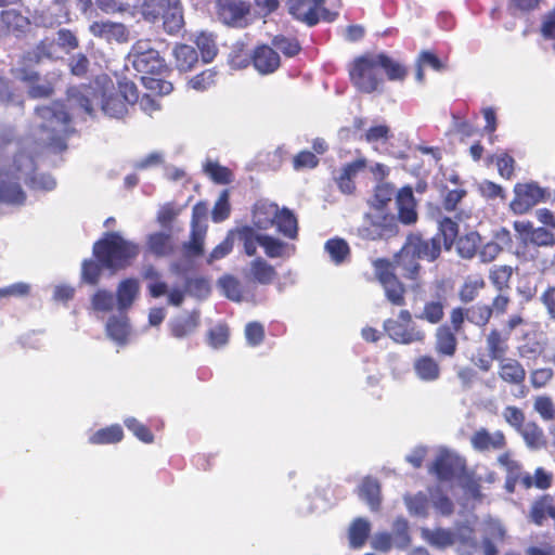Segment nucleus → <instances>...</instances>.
I'll use <instances>...</instances> for the list:
<instances>
[{"instance_id":"obj_1","label":"nucleus","mask_w":555,"mask_h":555,"mask_svg":"<svg viewBox=\"0 0 555 555\" xmlns=\"http://www.w3.org/2000/svg\"><path fill=\"white\" fill-rule=\"evenodd\" d=\"M73 131L69 115L62 103L53 102L37 107L29 137L7 147L10 157L0 165V203L23 205L26 194L22 189V181L36 191L53 190L56 185L55 179L50 175L36 173L34 154L26 153L25 150L34 141L38 147L63 151Z\"/></svg>"},{"instance_id":"obj_2","label":"nucleus","mask_w":555,"mask_h":555,"mask_svg":"<svg viewBox=\"0 0 555 555\" xmlns=\"http://www.w3.org/2000/svg\"><path fill=\"white\" fill-rule=\"evenodd\" d=\"M67 101L73 111L88 115L93 113V103H101L105 115L121 118L127 114L128 103L114 92V86L106 77L98 78L89 86L73 87L67 91Z\"/></svg>"},{"instance_id":"obj_3","label":"nucleus","mask_w":555,"mask_h":555,"mask_svg":"<svg viewBox=\"0 0 555 555\" xmlns=\"http://www.w3.org/2000/svg\"><path fill=\"white\" fill-rule=\"evenodd\" d=\"M385 72L389 80H402L404 67L385 54H366L353 61L349 75L353 86L361 92L372 93L383 83Z\"/></svg>"},{"instance_id":"obj_4","label":"nucleus","mask_w":555,"mask_h":555,"mask_svg":"<svg viewBox=\"0 0 555 555\" xmlns=\"http://www.w3.org/2000/svg\"><path fill=\"white\" fill-rule=\"evenodd\" d=\"M128 62L141 74L143 85L152 93L166 95L173 90L171 82L153 77L166 69V63L159 52L152 47L151 41H137L128 54Z\"/></svg>"},{"instance_id":"obj_5","label":"nucleus","mask_w":555,"mask_h":555,"mask_svg":"<svg viewBox=\"0 0 555 555\" xmlns=\"http://www.w3.org/2000/svg\"><path fill=\"white\" fill-rule=\"evenodd\" d=\"M139 244L126 240L119 232H108L93 246V255L101 264L118 271L127 268L138 257Z\"/></svg>"},{"instance_id":"obj_6","label":"nucleus","mask_w":555,"mask_h":555,"mask_svg":"<svg viewBox=\"0 0 555 555\" xmlns=\"http://www.w3.org/2000/svg\"><path fill=\"white\" fill-rule=\"evenodd\" d=\"M144 18L156 22L163 18L164 28L168 34L178 33L183 24L182 7L179 0H154L143 5Z\"/></svg>"},{"instance_id":"obj_7","label":"nucleus","mask_w":555,"mask_h":555,"mask_svg":"<svg viewBox=\"0 0 555 555\" xmlns=\"http://www.w3.org/2000/svg\"><path fill=\"white\" fill-rule=\"evenodd\" d=\"M387 335L398 344L411 345L422 343L425 332L413 320L409 310H401L398 319H388L384 322Z\"/></svg>"},{"instance_id":"obj_8","label":"nucleus","mask_w":555,"mask_h":555,"mask_svg":"<svg viewBox=\"0 0 555 555\" xmlns=\"http://www.w3.org/2000/svg\"><path fill=\"white\" fill-rule=\"evenodd\" d=\"M397 233V219L385 210L370 211L365 215L363 223L358 229V235L364 240H380Z\"/></svg>"},{"instance_id":"obj_9","label":"nucleus","mask_w":555,"mask_h":555,"mask_svg":"<svg viewBox=\"0 0 555 555\" xmlns=\"http://www.w3.org/2000/svg\"><path fill=\"white\" fill-rule=\"evenodd\" d=\"M514 193L515 197L511 203V208L517 215L526 214L539 203L551 199L550 191L535 182L517 183Z\"/></svg>"},{"instance_id":"obj_10","label":"nucleus","mask_w":555,"mask_h":555,"mask_svg":"<svg viewBox=\"0 0 555 555\" xmlns=\"http://www.w3.org/2000/svg\"><path fill=\"white\" fill-rule=\"evenodd\" d=\"M289 13L298 21L314 26L323 18L332 22L335 14H332L323 5L325 0H286Z\"/></svg>"},{"instance_id":"obj_11","label":"nucleus","mask_w":555,"mask_h":555,"mask_svg":"<svg viewBox=\"0 0 555 555\" xmlns=\"http://www.w3.org/2000/svg\"><path fill=\"white\" fill-rule=\"evenodd\" d=\"M208 206L206 203H197L193 207L192 214V236L191 241L185 244V249L192 255H201L203 253L204 237L206 234Z\"/></svg>"},{"instance_id":"obj_12","label":"nucleus","mask_w":555,"mask_h":555,"mask_svg":"<svg viewBox=\"0 0 555 555\" xmlns=\"http://www.w3.org/2000/svg\"><path fill=\"white\" fill-rule=\"evenodd\" d=\"M464 468V461L453 452L440 450L436 461L430 467V473L441 481H449Z\"/></svg>"},{"instance_id":"obj_13","label":"nucleus","mask_w":555,"mask_h":555,"mask_svg":"<svg viewBox=\"0 0 555 555\" xmlns=\"http://www.w3.org/2000/svg\"><path fill=\"white\" fill-rule=\"evenodd\" d=\"M248 13V5L242 0H218L217 14L227 25H241Z\"/></svg>"},{"instance_id":"obj_14","label":"nucleus","mask_w":555,"mask_h":555,"mask_svg":"<svg viewBox=\"0 0 555 555\" xmlns=\"http://www.w3.org/2000/svg\"><path fill=\"white\" fill-rule=\"evenodd\" d=\"M405 244L418 259L434 261L441 253V237L439 235L429 240H424L418 235H412L408 238Z\"/></svg>"},{"instance_id":"obj_15","label":"nucleus","mask_w":555,"mask_h":555,"mask_svg":"<svg viewBox=\"0 0 555 555\" xmlns=\"http://www.w3.org/2000/svg\"><path fill=\"white\" fill-rule=\"evenodd\" d=\"M470 444L479 452L499 451L505 448L506 439L501 430L490 433L486 428H480L472 435Z\"/></svg>"},{"instance_id":"obj_16","label":"nucleus","mask_w":555,"mask_h":555,"mask_svg":"<svg viewBox=\"0 0 555 555\" xmlns=\"http://www.w3.org/2000/svg\"><path fill=\"white\" fill-rule=\"evenodd\" d=\"M12 73L16 79L29 83L28 93L31 98H46L52 93V85L49 81H40L37 73L31 68L15 67Z\"/></svg>"},{"instance_id":"obj_17","label":"nucleus","mask_w":555,"mask_h":555,"mask_svg":"<svg viewBox=\"0 0 555 555\" xmlns=\"http://www.w3.org/2000/svg\"><path fill=\"white\" fill-rule=\"evenodd\" d=\"M251 60L255 69L261 75L274 73L281 64L279 53L266 44L255 49Z\"/></svg>"},{"instance_id":"obj_18","label":"nucleus","mask_w":555,"mask_h":555,"mask_svg":"<svg viewBox=\"0 0 555 555\" xmlns=\"http://www.w3.org/2000/svg\"><path fill=\"white\" fill-rule=\"evenodd\" d=\"M417 256L404 244L397 256L396 262L403 278L415 281L414 287H421V266Z\"/></svg>"},{"instance_id":"obj_19","label":"nucleus","mask_w":555,"mask_h":555,"mask_svg":"<svg viewBox=\"0 0 555 555\" xmlns=\"http://www.w3.org/2000/svg\"><path fill=\"white\" fill-rule=\"evenodd\" d=\"M514 228L525 242H531L538 246H550L555 243L554 235L550 231L544 228L534 229L530 222L516 221Z\"/></svg>"},{"instance_id":"obj_20","label":"nucleus","mask_w":555,"mask_h":555,"mask_svg":"<svg viewBox=\"0 0 555 555\" xmlns=\"http://www.w3.org/2000/svg\"><path fill=\"white\" fill-rule=\"evenodd\" d=\"M90 33L107 41L122 42L127 40L128 34L126 27L120 23L111 21L93 22L89 27Z\"/></svg>"},{"instance_id":"obj_21","label":"nucleus","mask_w":555,"mask_h":555,"mask_svg":"<svg viewBox=\"0 0 555 555\" xmlns=\"http://www.w3.org/2000/svg\"><path fill=\"white\" fill-rule=\"evenodd\" d=\"M398 218L404 224H412L417 220L415 198L410 186L402 188L396 197Z\"/></svg>"},{"instance_id":"obj_22","label":"nucleus","mask_w":555,"mask_h":555,"mask_svg":"<svg viewBox=\"0 0 555 555\" xmlns=\"http://www.w3.org/2000/svg\"><path fill=\"white\" fill-rule=\"evenodd\" d=\"M278 205L269 202H258L253 210V223L259 230H268L274 224L278 216Z\"/></svg>"},{"instance_id":"obj_23","label":"nucleus","mask_w":555,"mask_h":555,"mask_svg":"<svg viewBox=\"0 0 555 555\" xmlns=\"http://www.w3.org/2000/svg\"><path fill=\"white\" fill-rule=\"evenodd\" d=\"M107 336L118 346H125L130 336V325L125 314L111 317L106 323Z\"/></svg>"},{"instance_id":"obj_24","label":"nucleus","mask_w":555,"mask_h":555,"mask_svg":"<svg viewBox=\"0 0 555 555\" xmlns=\"http://www.w3.org/2000/svg\"><path fill=\"white\" fill-rule=\"evenodd\" d=\"M422 538L429 543L430 545L437 548H447L454 544H456V537L453 530L436 528L428 529L422 528L421 530Z\"/></svg>"},{"instance_id":"obj_25","label":"nucleus","mask_w":555,"mask_h":555,"mask_svg":"<svg viewBox=\"0 0 555 555\" xmlns=\"http://www.w3.org/2000/svg\"><path fill=\"white\" fill-rule=\"evenodd\" d=\"M499 361V375L504 382L508 384L518 385L525 380L526 371L517 360L512 358H503Z\"/></svg>"},{"instance_id":"obj_26","label":"nucleus","mask_w":555,"mask_h":555,"mask_svg":"<svg viewBox=\"0 0 555 555\" xmlns=\"http://www.w3.org/2000/svg\"><path fill=\"white\" fill-rule=\"evenodd\" d=\"M232 233L242 243L245 254L249 257L256 255L258 246H262L264 234H259L253 227L244 225Z\"/></svg>"},{"instance_id":"obj_27","label":"nucleus","mask_w":555,"mask_h":555,"mask_svg":"<svg viewBox=\"0 0 555 555\" xmlns=\"http://www.w3.org/2000/svg\"><path fill=\"white\" fill-rule=\"evenodd\" d=\"M140 291V285L135 279H127L119 283L117 287L116 302L118 310L124 312L131 307Z\"/></svg>"},{"instance_id":"obj_28","label":"nucleus","mask_w":555,"mask_h":555,"mask_svg":"<svg viewBox=\"0 0 555 555\" xmlns=\"http://www.w3.org/2000/svg\"><path fill=\"white\" fill-rule=\"evenodd\" d=\"M413 369L416 376L424 382L437 380L440 376L439 363L429 356H422L414 361Z\"/></svg>"},{"instance_id":"obj_29","label":"nucleus","mask_w":555,"mask_h":555,"mask_svg":"<svg viewBox=\"0 0 555 555\" xmlns=\"http://www.w3.org/2000/svg\"><path fill=\"white\" fill-rule=\"evenodd\" d=\"M446 297L437 294V296L427 301L421 312L415 313V318L425 320L431 324L439 323L444 315Z\"/></svg>"},{"instance_id":"obj_30","label":"nucleus","mask_w":555,"mask_h":555,"mask_svg":"<svg viewBox=\"0 0 555 555\" xmlns=\"http://www.w3.org/2000/svg\"><path fill=\"white\" fill-rule=\"evenodd\" d=\"M198 326V313L192 312L188 315H181L169 323L171 335L176 338H184L192 334Z\"/></svg>"},{"instance_id":"obj_31","label":"nucleus","mask_w":555,"mask_h":555,"mask_svg":"<svg viewBox=\"0 0 555 555\" xmlns=\"http://www.w3.org/2000/svg\"><path fill=\"white\" fill-rule=\"evenodd\" d=\"M457 340L455 333L448 326H440L436 332V351L439 354L452 357L456 351Z\"/></svg>"},{"instance_id":"obj_32","label":"nucleus","mask_w":555,"mask_h":555,"mask_svg":"<svg viewBox=\"0 0 555 555\" xmlns=\"http://www.w3.org/2000/svg\"><path fill=\"white\" fill-rule=\"evenodd\" d=\"M249 274L259 284H270L274 280L275 269L263 258H256L249 264Z\"/></svg>"},{"instance_id":"obj_33","label":"nucleus","mask_w":555,"mask_h":555,"mask_svg":"<svg viewBox=\"0 0 555 555\" xmlns=\"http://www.w3.org/2000/svg\"><path fill=\"white\" fill-rule=\"evenodd\" d=\"M269 258L289 257L294 254V246L275 237L264 235L261 246Z\"/></svg>"},{"instance_id":"obj_34","label":"nucleus","mask_w":555,"mask_h":555,"mask_svg":"<svg viewBox=\"0 0 555 555\" xmlns=\"http://www.w3.org/2000/svg\"><path fill=\"white\" fill-rule=\"evenodd\" d=\"M518 431L529 449L539 450L545 446L543 430L535 423H526Z\"/></svg>"},{"instance_id":"obj_35","label":"nucleus","mask_w":555,"mask_h":555,"mask_svg":"<svg viewBox=\"0 0 555 555\" xmlns=\"http://www.w3.org/2000/svg\"><path fill=\"white\" fill-rule=\"evenodd\" d=\"M147 248L156 256H166L172 251V242L169 233L156 232L147 237Z\"/></svg>"},{"instance_id":"obj_36","label":"nucleus","mask_w":555,"mask_h":555,"mask_svg":"<svg viewBox=\"0 0 555 555\" xmlns=\"http://www.w3.org/2000/svg\"><path fill=\"white\" fill-rule=\"evenodd\" d=\"M483 287H485V280L481 275H479V274L468 275L465 279V281L459 292L460 299L463 302H470L478 296L480 289H482Z\"/></svg>"},{"instance_id":"obj_37","label":"nucleus","mask_w":555,"mask_h":555,"mask_svg":"<svg viewBox=\"0 0 555 555\" xmlns=\"http://www.w3.org/2000/svg\"><path fill=\"white\" fill-rule=\"evenodd\" d=\"M175 57L177 67L181 72H189L191 70L194 65L197 63L198 55L196 50L188 44H181L178 46L175 49Z\"/></svg>"},{"instance_id":"obj_38","label":"nucleus","mask_w":555,"mask_h":555,"mask_svg":"<svg viewBox=\"0 0 555 555\" xmlns=\"http://www.w3.org/2000/svg\"><path fill=\"white\" fill-rule=\"evenodd\" d=\"M359 494L364 500L372 511H376L379 507V485L373 478H365L359 489Z\"/></svg>"},{"instance_id":"obj_39","label":"nucleus","mask_w":555,"mask_h":555,"mask_svg":"<svg viewBox=\"0 0 555 555\" xmlns=\"http://www.w3.org/2000/svg\"><path fill=\"white\" fill-rule=\"evenodd\" d=\"M508 335L502 336V334L493 330L487 336V348L489 351V356L492 360H501L504 358L507 351V341Z\"/></svg>"},{"instance_id":"obj_40","label":"nucleus","mask_w":555,"mask_h":555,"mask_svg":"<svg viewBox=\"0 0 555 555\" xmlns=\"http://www.w3.org/2000/svg\"><path fill=\"white\" fill-rule=\"evenodd\" d=\"M371 531V524L364 518L356 519L349 529L350 545L359 548L364 545L369 533Z\"/></svg>"},{"instance_id":"obj_41","label":"nucleus","mask_w":555,"mask_h":555,"mask_svg":"<svg viewBox=\"0 0 555 555\" xmlns=\"http://www.w3.org/2000/svg\"><path fill=\"white\" fill-rule=\"evenodd\" d=\"M124 437L122 429L119 425H112L106 428L99 429L89 437L92 444H108L119 442Z\"/></svg>"},{"instance_id":"obj_42","label":"nucleus","mask_w":555,"mask_h":555,"mask_svg":"<svg viewBox=\"0 0 555 555\" xmlns=\"http://www.w3.org/2000/svg\"><path fill=\"white\" fill-rule=\"evenodd\" d=\"M481 243V237L477 232H469L461 236L456 243V249L462 258L472 259Z\"/></svg>"},{"instance_id":"obj_43","label":"nucleus","mask_w":555,"mask_h":555,"mask_svg":"<svg viewBox=\"0 0 555 555\" xmlns=\"http://www.w3.org/2000/svg\"><path fill=\"white\" fill-rule=\"evenodd\" d=\"M274 224H276L279 232L288 238L297 236V220L288 209H278V216Z\"/></svg>"},{"instance_id":"obj_44","label":"nucleus","mask_w":555,"mask_h":555,"mask_svg":"<svg viewBox=\"0 0 555 555\" xmlns=\"http://www.w3.org/2000/svg\"><path fill=\"white\" fill-rule=\"evenodd\" d=\"M403 500L411 515L418 517L428 516L429 501L424 493L418 492L415 495L405 494Z\"/></svg>"},{"instance_id":"obj_45","label":"nucleus","mask_w":555,"mask_h":555,"mask_svg":"<svg viewBox=\"0 0 555 555\" xmlns=\"http://www.w3.org/2000/svg\"><path fill=\"white\" fill-rule=\"evenodd\" d=\"M395 189L389 183H379L374 190L370 204L375 210H385V207L392 201Z\"/></svg>"},{"instance_id":"obj_46","label":"nucleus","mask_w":555,"mask_h":555,"mask_svg":"<svg viewBox=\"0 0 555 555\" xmlns=\"http://www.w3.org/2000/svg\"><path fill=\"white\" fill-rule=\"evenodd\" d=\"M391 138V131L387 125H374L371 126L361 139H364L369 144L373 146L375 151L378 150V144L386 143Z\"/></svg>"},{"instance_id":"obj_47","label":"nucleus","mask_w":555,"mask_h":555,"mask_svg":"<svg viewBox=\"0 0 555 555\" xmlns=\"http://www.w3.org/2000/svg\"><path fill=\"white\" fill-rule=\"evenodd\" d=\"M325 250L335 263L344 262L350 254L348 243L343 238H332L325 243Z\"/></svg>"},{"instance_id":"obj_48","label":"nucleus","mask_w":555,"mask_h":555,"mask_svg":"<svg viewBox=\"0 0 555 555\" xmlns=\"http://www.w3.org/2000/svg\"><path fill=\"white\" fill-rule=\"evenodd\" d=\"M204 171L216 183L228 184L233 181V175L230 169L216 162L207 160L204 165Z\"/></svg>"},{"instance_id":"obj_49","label":"nucleus","mask_w":555,"mask_h":555,"mask_svg":"<svg viewBox=\"0 0 555 555\" xmlns=\"http://www.w3.org/2000/svg\"><path fill=\"white\" fill-rule=\"evenodd\" d=\"M195 43L201 51L202 59L209 63L217 55V46L211 34L201 33L196 36Z\"/></svg>"},{"instance_id":"obj_50","label":"nucleus","mask_w":555,"mask_h":555,"mask_svg":"<svg viewBox=\"0 0 555 555\" xmlns=\"http://www.w3.org/2000/svg\"><path fill=\"white\" fill-rule=\"evenodd\" d=\"M382 286L389 302L395 306H403L405 304V289L403 284L397 278L390 280Z\"/></svg>"},{"instance_id":"obj_51","label":"nucleus","mask_w":555,"mask_h":555,"mask_svg":"<svg viewBox=\"0 0 555 555\" xmlns=\"http://www.w3.org/2000/svg\"><path fill=\"white\" fill-rule=\"evenodd\" d=\"M430 67L437 72L443 68L442 62L430 51H423L417 59L416 80L422 82L424 80V68Z\"/></svg>"},{"instance_id":"obj_52","label":"nucleus","mask_w":555,"mask_h":555,"mask_svg":"<svg viewBox=\"0 0 555 555\" xmlns=\"http://www.w3.org/2000/svg\"><path fill=\"white\" fill-rule=\"evenodd\" d=\"M393 544L398 548H404L409 545L411 539L409 534V522L406 519L399 517L393 521Z\"/></svg>"},{"instance_id":"obj_53","label":"nucleus","mask_w":555,"mask_h":555,"mask_svg":"<svg viewBox=\"0 0 555 555\" xmlns=\"http://www.w3.org/2000/svg\"><path fill=\"white\" fill-rule=\"evenodd\" d=\"M439 236L443 238V244L447 249H450L459 233V227L451 218L444 217L438 221Z\"/></svg>"},{"instance_id":"obj_54","label":"nucleus","mask_w":555,"mask_h":555,"mask_svg":"<svg viewBox=\"0 0 555 555\" xmlns=\"http://www.w3.org/2000/svg\"><path fill=\"white\" fill-rule=\"evenodd\" d=\"M116 298L113 293L105 289L96 291L91 298V306L93 310L100 312H108L113 310Z\"/></svg>"},{"instance_id":"obj_55","label":"nucleus","mask_w":555,"mask_h":555,"mask_svg":"<svg viewBox=\"0 0 555 555\" xmlns=\"http://www.w3.org/2000/svg\"><path fill=\"white\" fill-rule=\"evenodd\" d=\"M430 502L435 509L442 516H449L453 513L452 501L441 493L439 488L429 490Z\"/></svg>"},{"instance_id":"obj_56","label":"nucleus","mask_w":555,"mask_h":555,"mask_svg":"<svg viewBox=\"0 0 555 555\" xmlns=\"http://www.w3.org/2000/svg\"><path fill=\"white\" fill-rule=\"evenodd\" d=\"M533 409L543 421L548 422L555 420V404L551 397H535L533 402Z\"/></svg>"},{"instance_id":"obj_57","label":"nucleus","mask_w":555,"mask_h":555,"mask_svg":"<svg viewBox=\"0 0 555 555\" xmlns=\"http://www.w3.org/2000/svg\"><path fill=\"white\" fill-rule=\"evenodd\" d=\"M218 286L231 300L240 301L242 298L241 284L232 275H224L218 280Z\"/></svg>"},{"instance_id":"obj_58","label":"nucleus","mask_w":555,"mask_h":555,"mask_svg":"<svg viewBox=\"0 0 555 555\" xmlns=\"http://www.w3.org/2000/svg\"><path fill=\"white\" fill-rule=\"evenodd\" d=\"M492 315V309L487 305H477L466 310V318L469 322L485 326Z\"/></svg>"},{"instance_id":"obj_59","label":"nucleus","mask_w":555,"mask_h":555,"mask_svg":"<svg viewBox=\"0 0 555 555\" xmlns=\"http://www.w3.org/2000/svg\"><path fill=\"white\" fill-rule=\"evenodd\" d=\"M1 21L8 28L18 31H23L29 25L28 18L15 10L2 11Z\"/></svg>"},{"instance_id":"obj_60","label":"nucleus","mask_w":555,"mask_h":555,"mask_svg":"<svg viewBox=\"0 0 555 555\" xmlns=\"http://www.w3.org/2000/svg\"><path fill=\"white\" fill-rule=\"evenodd\" d=\"M124 423L126 427L129 430H131L139 440L145 443L153 442V434L145 425L140 423L138 420H135L134 417H127Z\"/></svg>"},{"instance_id":"obj_61","label":"nucleus","mask_w":555,"mask_h":555,"mask_svg":"<svg viewBox=\"0 0 555 555\" xmlns=\"http://www.w3.org/2000/svg\"><path fill=\"white\" fill-rule=\"evenodd\" d=\"M56 47L53 40L44 39L38 44L36 51L27 54V59L39 62L42 57H54L56 55Z\"/></svg>"},{"instance_id":"obj_62","label":"nucleus","mask_w":555,"mask_h":555,"mask_svg":"<svg viewBox=\"0 0 555 555\" xmlns=\"http://www.w3.org/2000/svg\"><path fill=\"white\" fill-rule=\"evenodd\" d=\"M513 270L509 266L494 267L490 271V280L498 289H503L507 286L512 276Z\"/></svg>"},{"instance_id":"obj_63","label":"nucleus","mask_w":555,"mask_h":555,"mask_svg":"<svg viewBox=\"0 0 555 555\" xmlns=\"http://www.w3.org/2000/svg\"><path fill=\"white\" fill-rule=\"evenodd\" d=\"M492 162H495L498 171L502 178L511 179L514 173L515 160L507 153H501L491 158Z\"/></svg>"},{"instance_id":"obj_64","label":"nucleus","mask_w":555,"mask_h":555,"mask_svg":"<svg viewBox=\"0 0 555 555\" xmlns=\"http://www.w3.org/2000/svg\"><path fill=\"white\" fill-rule=\"evenodd\" d=\"M540 30L544 39L554 41L555 51V8L542 16Z\"/></svg>"}]
</instances>
